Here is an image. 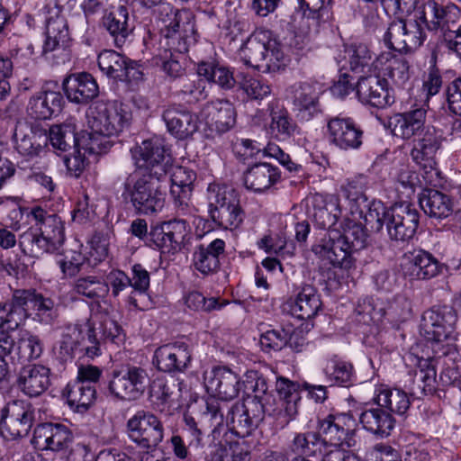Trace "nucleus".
<instances>
[{
	"label": "nucleus",
	"instance_id": "8",
	"mask_svg": "<svg viewBox=\"0 0 461 461\" xmlns=\"http://www.w3.org/2000/svg\"><path fill=\"white\" fill-rule=\"evenodd\" d=\"M148 384L149 376L145 369L124 365L111 372L107 390L116 400L131 402L144 394Z\"/></svg>",
	"mask_w": 461,
	"mask_h": 461
},
{
	"label": "nucleus",
	"instance_id": "61",
	"mask_svg": "<svg viewBox=\"0 0 461 461\" xmlns=\"http://www.w3.org/2000/svg\"><path fill=\"white\" fill-rule=\"evenodd\" d=\"M185 303L191 311L210 312L221 310L227 304V302L219 303L215 297L206 298L202 293L193 291L185 295Z\"/></svg>",
	"mask_w": 461,
	"mask_h": 461
},
{
	"label": "nucleus",
	"instance_id": "62",
	"mask_svg": "<svg viewBox=\"0 0 461 461\" xmlns=\"http://www.w3.org/2000/svg\"><path fill=\"white\" fill-rule=\"evenodd\" d=\"M436 370L431 366L428 361L423 365H420V369L415 371L414 384L417 386V391L413 389L414 393L420 392L421 394H431L435 391L436 385Z\"/></svg>",
	"mask_w": 461,
	"mask_h": 461
},
{
	"label": "nucleus",
	"instance_id": "6",
	"mask_svg": "<svg viewBox=\"0 0 461 461\" xmlns=\"http://www.w3.org/2000/svg\"><path fill=\"white\" fill-rule=\"evenodd\" d=\"M243 60L247 66L264 72H275L285 66L281 44L270 38V32L260 31L252 34L243 48Z\"/></svg>",
	"mask_w": 461,
	"mask_h": 461
},
{
	"label": "nucleus",
	"instance_id": "48",
	"mask_svg": "<svg viewBox=\"0 0 461 461\" xmlns=\"http://www.w3.org/2000/svg\"><path fill=\"white\" fill-rule=\"evenodd\" d=\"M95 386L82 381H74L67 386L68 403L78 411L87 410L95 402Z\"/></svg>",
	"mask_w": 461,
	"mask_h": 461
},
{
	"label": "nucleus",
	"instance_id": "44",
	"mask_svg": "<svg viewBox=\"0 0 461 461\" xmlns=\"http://www.w3.org/2000/svg\"><path fill=\"white\" fill-rule=\"evenodd\" d=\"M44 352V342L40 335L28 330H21L17 341H14V356L19 362H32L41 358Z\"/></svg>",
	"mask_w": 461,
	"mask_h": 461
},
{
	"label": "nucleus",
	"instance_id": "22",
	"mask_svg": "<svg viewBox=\"0 0 461 461\" xmlns=\"http://www.w3.org/2000/svg\"><path fill=\"white\" fill-rule=\"evenodd\" d=\"M191 360V351L184 342L160 346L155 350L153 357L157 368L165 373L184 372L190 366Z\"/></svg>",
	"mask_w": 461,
	"mask_h": 461
},
{
	"label": "nucleus",
	"instance_id": "55",
	"mask_svg": "<svg viewBox=\"0 0 461 461\" xmlns=\"http://www.w3.org/2000/svg\"><path fill=\"white\" fill-rule=\"evenodd\" d=\"M330 2L331 0H300L298 13L308 21L312 20V24L319 25L331 18Z\"/></svg>",
	"mask_w": 461,
	"mask_h": 461
},
{
	"label": "nucleus",
	"instance_id": "37",
	"mask_svg": "<svg viewBox=\"0 0 461 461\" xmlns=\"http://www.w3.org/2000/svg\"><path fill=\"white\" fill-rule=\"evenodd\" d=\"M280 172L276 166L259 162L250 166L244 173V185L246 188L256 193L268 190L280 180Z\"/></svg>",
	"mask_w": 461,
	"mask_h": 461
},
{
	"label": "nucleus",
	"instance_id": "51",
	"mask_svg": "<svg viewBox=\"0 0 461 461\" xmlns=\"http://www.w3.org/2000/svg\"><path fill=\"white\" fill-rule=\"evenodd\" d=\"M198 74L207 81L217 84L222 89H231L236 84L233 72L230 68L213 62H200Z\"/></svg>",
	"mask_w": 461,
	"mask_h": 461
},
{
	"label": "nucleus",
	"instance_id": "46",
	"mask_svg": "<svg viewBox=\"0 0 461 461\" xmlns=\"http://www.w3.org/2000/svg\"><path fill=\"white\" fill-rule=\"evenodd\" d=\"M71 293L82 299L97 302L108 294L109 285L96 276H84L74 280Z\"/></svg>",
	"mask_w": 461,
	"mask_h": 461
},
{
	"label": "nucleus",
	"instance_id": "25",
	"mask_svg": "<svg viewBox=\"0 0 461 461\" xmlns=\"http://www.w3.org/2000/svg\"><path fill=\"white\" fill-rule=\"evenodd\" d=\"M167 131L177 140H186L198 131V116L181 104H172L163 112Z\"/></svg>",
	"mask_w": 461,
	"mask_h": 461
},
{
	"label": "nucleus",
	"instance_id": "52",
	"mask_svg": "<svg viewBox=\"0 0 461 461\" xmlns=\"http://www.w3.org/2000/svg\"><path fill=\"white\" fill-rule=\"evenodd\" d=\"M86 344V336L78 324H69L65 327L59 340V354L67 361L74 357L75 352Z\"/></svg>",
	"mask_w": 461,
	"mask_h": 461
},
{
	"label": "nucleus",
	"instance_id": "1",
	"mask_svg": "<svg viewBox=\"0 0 461 461\" xmlns=\"http://www.w3.org/2000/svg\"><path fill=\"white\" fill-rule=\"evenodd\" d=\"M158 25L168 49L152 59L153 65L171 79L180 80L185 74L180 61L182 54L187 52L189 46L196 41L194 16L186 9L178 10L169 4H162L158 9Z\"/></svg>",
	"mask_w": 461,
	"mask_h": 461
},
{
	"label": "nucleus",
	"instance_id": "12",
	"mask_svg": "<svg viewBox=\"0 0 461 461\" xmlns=\"http://www.w3.org/2000/svg\"><path fill=\"white\" fill-rule=\"evenodd\" d=\"M13 294L17 311L22 312L21 323L30 317L43 325H52L58 321L59 306L51 298L33 289H17Z\"/></svg>",
	"mask_w": 461,
	"mask_h": 461
},
{
	"label": "nucleus",
	"instance_id": "31",
	"mask_svg": "<svg viewBox=\"0 0 461 461\" xmlns=\"http://www.w3.org/2000/svg\"><path fill=\"white\" fill-rule=\"evenodd\" d=\"M440 268L438 259L422 249L406 254L402 263L404 275L411 279H431L440 273Z\"/></svg>",
	"mask_w": 461,
	"mask_h": 461
},
{
	"label": "nucleus",
	"instance_id": "29",
	"mask_svg": "<svg viewBox=\"0 0 461 461\" xmlns=\"http://www.w3.org/2000/svg\"><path fill=\"white\" fill-rule=\"evenodd\" d=\"M426 115L427 111L422 107L396 113L388 120L387 128L393 136L411 140L426 126Z\"/></svg>",
	"mask_w": 461,
	"mask_h": 461
},
{
	"label": "nucleus",
	"instance_id": "5",
	"mask_svg": "<svg viewBox=\"0 0 461 461\" xmlns=\"http://www.w3.org/2000/svg\"><path fill=\"white\" fill-rule=\"evenodd\" d=\"M160 177L150 174H136L131 176L124 184V200L140 214H152L161 211L165 193L161 190Z\"/></svg>",
	"mask_w": 461,
	"mask_h": 461
},
{
	"label": "nucleus",
	"instance_id": "57",
	"mask_svg": "<svg viewBox=\"0 0 461 461\" xmlns=\"http://www.w3.org/2000/svg\"><path fill=\"white\" fill-rule=\"evenodd\" d=\"M198 73L183 77L178 82L180 94L194 101L204 100L208 96L206 83Z\"/></svg>",
	"mask_w": 461,
	"mask_h": 461
},
{
	"label": "nucleus",
	"instance_id": "39",
	"mask_svg": "<svg viewBox=\"0 0 461 461\" xmlns=\"http://www.w3.org/2000/svg\"><path fill=\"white\" fill-rule=\"evenodd\" d=\"M195 179V172L188 167L178 166L173 168L170 194L178 209L185 211L188 207Z\"/></svg>",
	"mask_w": 461,
	"mask_h": 461
},
{
	"label": "nucleus",
	"instance_id": "54",
	"mask_svg": "<svg viewBox=\"0 0 461 461\" xmlns=\"http://www.w3.org/2000/svg\"><path fill=\"white\" fill-rule=\"evenodd\" d=\"M323 372L327 379L332 384L348 386L352 382V365L341 360L337 356H333L327 360Z\"/></svg>",
	"mask_w": 461,
	"mask_h": 461
},
{
	"label": "nucleus",
	"instance_id": "35",
	"mask_svg": "<svg viewBox=\"0 0 461 461\" xmlns=\"http://www.w3.org/2000/svg\"><path fill=\"white\" fill-rule=\"evenodd\" d=\"M225 251V242L215 239L209 244H200L193 252V266L203 276L215 273L220 268V258Z\"/></svg>",
	"mask_w": 461,
	"mask_h": 461
},
{
	"label": "nucleus",
	"instance_id": "30",
	"mask_svg": "<svg viewBox=\"0 0 461 461\" xmlns=\"http://www.w3.org/2000/svg\"><path fill=\"white\" fill-rule=\"evenodd\" d=\"M374 72L388 77L394 86L403 87L411 77L410 62L391 52L382 53L374 60Z\"/></svg>",
	"mask_w": 461,
	"mask_h": 461
},
{
	"label": "nucleus",
	"instance_id": "26",
	"mask_svg": "<svg viewBox=\"0 0 461 461\" xmlns=\"http://www.w3.org/2000/svg\"><path fill=\"white\" fill-rule=\"evenodd\" d=\"M307 203L317 227L328 230H335L332 227L341 215L338 196L315 193L307 198Z\"/></svg>",
	"mask_w": 461,
	"mask_h": 461
},
{
	"label": "nucleus",
	"instance_id": "21",
	"mask_svg": "<svg viewBox=\"0 0 461 461\" xmlns=\"http://www.w3.org/2000/svg\"><path fill=\"white\" fill-rule=\"evenodd\" d=\"M289 94L294 111L300 120L308 122L321 113V91L316 83H295L290 87Z\"/></svg>",
	"mask_w": 461,
	"mask_h": 461
},
{
	"label": "nucleus",
	"instance_id": "19",
	"mask_svg": "<svg viewBox=\"0 0 461 461\" xmlns=\"http://www.w3.org/2000/svg\"><path fill=\"white\" fill-rule=\"evenodd\" d=\"M414 140L411 150L412 160L422 167L426 174L438 175L435 154L440 148L441 138L434 126L426 125Z\"/></svg>",
	"mask_w": 461,
	"mask_h": 461
},
{
	"label": "nucleus",
	"instance_id": "24",
	"mask_svg": "<svg viewBox=\"0 0 461 461\" xmlns=\"http://www.w3.org/2000/svg\"><path fill=\"white\" fill-rule=\"evenodd\" d=\"M71 430L60 423H41L34 429L32 444L40 449L62 451L73 442Z\"/></svg>",
	"mask_w": 461,
	"mask_h": 461
},
{
	"label": "nucleus",
	"instance_id": "38",
	"mask_svg": "<svg viewBox=\"0 0 461 461\" xmlns=\"http://www.w3.org/2000/svg\"><path fill=\"white\" fill-rule=\"evenodd\" d=\"M63 102L59 92L41 91L30 98L27 111L35 120H48L61 112Z\"/></svg>",
	"mask_w": 461,
	"mask_h": 461
},
{
	"label": "nucleus",
	"instance_id": "9",
	"mask_svg": "<svg viewBox=\"0 0 461 461\" xmlns=\"http://www.w3.org/2000/svg\"><path fill=\"white\" fill-rule=\"evenodd\" d=\"M164 425L152 412L138 411L126 423L128 438L146 453L157 449L164 438Z\"/></svg>",
	"mask_w": 461,
	"mask_h": 461
},
{
	"label": "nucleus",
	"instance_id": "45",
	"mask_svg": "<svg viewBox=\"0 0 461 461\" xmlns=\"http://www.w3.org/2000/svg\"><path fill=\"white\" fill-rule=\"evenodd\" d=\"M103 24L113 37L116 47H122L132 29L129 24V14L124 5H119L116 9L105 14Z\"/></svg>",
	"mask_w": 461,
	"mask_h": 461
},
{
	"label": "nucleus",
	"instance_id": "53",
	"mask_svg": "<svg viewBox=\"0 0 461 461\" xmlns=\"http://www.w3.org/2000/svg\"><path fill=\"white\" fill-rule=\"evenodd\" d=\"M128 59L115 50H104L97 58L100 70L110 78L120 80L125 76Z\"/></svg>",
	"mask_w": 461,
	"mask_h": 461
},
{
	"label": "nucleus",
	"instance_id": "16",
	"mask_svg": "<svg viewBox=\"0 0 461 461\" xmlns=\"http://www.w3.org/2000/svg\"><path fill=\"white\" fill-rule=\"evenodd\" d=\"M327 131L330 143L340 150L358 149L363 144L364 131L350 117H331L327 122Z\"/></svg>",
	"mask_w": 461,
	"mask_h": 461
},
{
	"label": "nucleus",
	"instance_id": "50",
	"mask_svg": "<svg viewBox=\"0 0 461 461\" xmlns=\"http://www.w3.org/2000/svg\"><path fill=\"white\" fill-rule=\"evenodd\" d=\"M292 450L307 457L324 456L327 454L324 453L323 440L320 433L314 431L296 434L292 443Z\"/></svg>",
	"mask_w": 461,
	"mask_h": 461
},
{
	"label": "nucleus",
	"instance_id": "49",
	"mask_svg": "<svg viewBox=\"0 0 461 461\" xmlns=\"http://www.w3.org/2000/svg\"><path fill=\"white\" fill-rule=\"evenodd\" d=\"M375 399L380 407L386 408L391 412L399 415L404 414L411 404L405 392L399 389H390L385 386H380L376 389Z\"/></svg>",
	"mask_w": 461,
	"mask_h": 461
},
{
	"label": "nucleus",
	"instance_id": "40",
	"mask_svg": "<svg viewBox=\"0 0 461 461\" xmlns=\"http://www.w3.org/2000/svg\"><path fill=\"white\" fill-rule=\"evenodd\" d=\"M343 416L329 415L319 422V431L322 440L323 447L330 444L334 447H350L355 444V441L350 436L349 429L344 428L342 425Z\"/></svg>",
	"mask_w": 461,
	"mask_h": 461
},
{
	"label": "nucleus",
	"instance_id": "42",
	"mask_svg": "<svg viewBox=\"0 0 461 461\" xmlns=\"http://www.w3.org/2000/svg\"><path fill=\"white\" fill-rule=\"evenodd\" d=\"M359 421L363 429L381 438L390 436L395 425L392 414L382 407L362 411Z\"/></svg>",
	"mask_w": 461,
	"mask_h": 461
},
{
	"label": "nucleus",
	"instance_id": "10",
	"mask_svg": "<svg viewBox=\"0 0 461 461\" xmlns=\"http://www.w3.org/2000/svg\"><path fill=\"white\" fill-rule=\"evenodd\" d=\"M70 41L71 38L66 18L62 15L49 17L46 21L41 56L52 66L66 64L71 59Z\"/></svg>",
	"mask_w": 461,
	"mask_h": 461
},
{
	"label": "nucleus",
	"instance_id": "32",
	"mask_svg": "<svg viewBox=\"0 0 461 461\" xmlns=\"http://www.w3.org/2000/svg\"><path fill=\"white\" fill-rule=\"evenodd\" d=\"M292 315L301 320L315 317L321 309V294L309 284L300 286L295 294L287 300Z\"/></svg>",
	"mask_w": 461,
	"mask_h": 461
},
{
	"label": "nucleus",
	"instance_id": "59",
	"mask_svg": "<svg viewBox=\"0 0 461 461\" xmlns=\"http://www.w3.org/2000/svg\"><path fill=\"white\" fill-rule=\"evenodd\" d=\"M228 408L229 406L226 402L220 399H211L206 402V410L203 411V416L213 426L212 430L213 439H216L217 435H220V428L226 420L224 411H228Z\"/></svg>",
	"mask_w": 461,
	"mask_h": 461
},
{
	"label": "nucleus",
	"instance_id": "17",
	"mask_svg": "<svg viewBox=\"0 0 461 461\" xmlns=\"http://www.w3.org/2000/svg\"><path fill=\"white\" fill-rule=\"evenodd\" d=\"M132 158L139 169H144L146 174L166 176L165 161L166 149L163 141L158 138L143 140L131 149Z\"/></svg>",
	"mask_w": 461,
	"mask_h": 461
},
{
	"label": "nucleus",
	"instance_id": "56",
	"mask_svg": "<svg viewBox=\"0 0 461 461\" xmlns=\"http://www.w3.org/2000/svg\"><path fill=\"white\" fill-rule=\"evenodd\" d=\"M47 135L48 142L60 151H67L77 144L75 126L69 123L52 125Z\"/></svg>",
	"mask_w": 461,
	"mask_h": 461
},
{
	"label": "nucleus",
	"instance_id": "14",
	"mask_svg": "<svg viewBox=\"0 0 461 461\" xmlns=\"http://www.w3.org/2000/svg\"><path fill=\"white\" fill-rule=\"evenodd\" d=\"M457 314L451 305H435L425 311L421 329L429 340L441 342L453 337Z\"/></svg>",
	"mask_w": 461,
	"mask_h": 461
},
{
	"label": "nucleus",
	"instance_id": "41",
	"mask_svg": "<svg viewBox=\"0 0 461 461\" xmlns=\"http://www.w3.org/2000/svg\"><path fill=\"white\" fill-rule=\"evenodd\" d=\"M16 150L23 157L34 158L40 156L48 145L46 131H23V127L16 126L14 132Z\"/></svg>",
	"mask_w": 461,
	"mask_h": 461
},
{
	"label": "nucleus",
	"instance_id": "63",
	"mask_svg": "<svg viewBox=\"0 0 461 461\" xmlns=\"http://www.w3.org/2000/svg\"><path fill=\"white\" fill-rule=\"evenodd\" d=\"M22 312L17 311L14 294L4 303H0V331L16 330L21 324Z\"/></svg>",
	"mask_w": 461,
	"mask_h": 461
},
{
	"label": "nucleus",
	"instance_id": "58",
	"mask_svg": "<svg viewBox=\"0 0 461 461\" xmlns=\"http://www.w3.org/2000/svg\"><path fill=\"white\" fill-rule=\"evenodd\" d=\"M418 13L413 18L406 19V30L404 33V52H411L420 48L425 41L424 24L418 19Z\"/></svg>",
	"mask_w": 461,
	"mask_h": 461
},
{
	"label": "nucleus",
	"instance_id": "7",
	"mask_svg": "<svg viewBox=\"0 0 461 461\" xmlns=\"http://www.w3.org/2000/svg\"><path fill=\"white\" fill-rule=\"evenodd\" d=\"M209 213L212 220L225 230L237 229L243 221L239 193L229 186L216 184L207 188Z\"/></svg>",
	"mask_w": 461,
	"mask_h": 461
},
{
	"label": "nucleus",
	"instance_id": "15",
	"mask_svg": "<svg viewBox=\"0 0 461 461\" xmlns=\"http://www.w3.org/2000/svg\"><path fill=\"white\" fill-rule=\"evenodd\" d=\"M419 225V212L408 203H394L389 208L386 230L389 238L394 241L411 240Z\"/></svg>",
	"mask_w": 461,
	"mask_h": 461
},
{
	"label": "nucleus",
	"instance_id": "3",
	"mask_svg": "<svg viewBox=\"0 0 461 461\" xmlns=\"http://www.w3.org/2000/svg\"><path fill=\"white\" fill-rule=\"evenodd\" d=\"M34 224L19 234L18 246L21 251L32 258H40L44 253H53L65 241V225L61 218L37 206L32 209Z\"/></svg>",
	"mask_w": 461,
	"mask_h": 461
},
{
	"label": "nucleus",
	"instance_id": "36",
	"mask_svg": "<svg viewBox=\"0 0 461 461\" xmlns=\"http://www.w3.org/2000/svg\"><path fill=\"white\" fill-rule=\"evenodd\" d=\"M343 53V57L339 55L336 58L341 69H347L348 67L350 71L360 76L372 74L374 61H372V54L367 46L351 44L345 47Z\"/></svg>",
	"mask_w": 461,
	"mask_h": 461
},
{
	"label": "nucleus",
	"instance_id": "28",
	"mask_svg": "<svg viewBox=\"0 0 461 461\" xmlns=\"http://www.w3.org/2000/svg\"><path fill=\"white\" fill-rule=\"evenodd\" d=\"M200 115L205 124L219 133L230 131L236 123V111L228 100H216L205 104Z\"/></svg>",
	"mask_w": 461,
	"mask_h": 461
},
{
	"label": "nucleus",
	"instance_id": "27",
	"mask_svg": "<svg viewBox=\"0 0 461 461\" xmlns=\"http://www.w3.org/2000/svg\"><path fill=\"white\" fill-rule=\"evenodd\" d=\"M356 90L362 103L369 104L374 107L384 108L393 102L386 88L385 78H381L375 72L367 76H359Z\"/></svg>",
	"mask_w": 461,
	"mask_h": 461
},
{
	"label": "nucleus",
	"instance_id": "2",
	"mask_svg": "<svg viewBox=\"0 0 461 461\" xmlns=\"http://www.w3.org/2000/svg\"><path fill=\"white\" fill-rule=\"evenodd\" d=\"M366 237L361 223L345 219L341 223V230H328L312 246V251L321 260L335 267L349 269L354 262L352 254L365 248Z\"/></svg>",
	"mask_w": 461,
	"mask_h": 461
},
{
	"label": "nucleus",
	"instance_id": "34",
	"mask_svg": "<svg viewBox=\"0 0 461 461\" xmlns=\"http://www.w3.org/2000/svg\"><path fill=\"white\" fill-rule=\"evenodd\" d=\"M62 86L67 98L75 104H87L99 94L95 79L86 72L69 75Z\"/></svg>",
	"mask_w": 461,
	"mask_h": 461
},
{
	"label": "nucleus",
	"instance_id": "64",
	"mask_svg": "<svg viewBox=\"0 0 461 461\" xmlns=\"http://www.w3.org/2000/svg\"><path fill=\"white\" fill-rule=\"evenodd\" d=\"M389 208L380 201L372 202L364 216L365 223L374 231H380L383 226L387 225Z\"/></svg>",
	"mask_w": 461,
	"mask_h": 461
},
{
	"label": "nucleus",
	"instance_id": "43",
	"mask_svg": "<svg viewBox=\"0 0 461 461\" xmlns=\"http://www.w3.org/2000/svg\"><path fill=\"white\" fill-rule=\"evenodd\" d=\"M419 203L423 212L431 218L445 219L454 211L451 197L435 189H425L420 194Z\"/></svg>",
	"mask_w": 461,
	"mask_h": 461
},
{
	"label": "nucleus",
	"instance_id": "20",
	"mask_svg": "<svg viewBox=\"0 0 461 461\" xmlns=\"http://www.w3.org/2000/svg\"><path fill=\"white\" fill-rule=\"evenodd\" d=\"M418 19L429 31H441L443 35L455 29L460 10L456 5L443 6L435 0H429L417 10Z\"/></svg>",
	"mask_w": 461,
	"mask_h": 461
},
{
	"label": "nucleus",
	"instance_id": "23",
	"mask_svg": "<svg viewBox=\"0 0 461 461\" xmlns=\"http://www.w3.org/2000/svg\"><path fill=\"white\" fill-rule=\"evenodd\" d=\"M51 370L49 366L32 363L21 367L16 385L18 389L30 398L38 397L45 393L51 384Z\"/></svg>",
	"mask_w": 461,
	"mask_h": 461
},
{
	"label": "nucleus",
	"instance_id": "33",
	"mask_svg": "<svg viewBox=\"0 0 461 461\" xmlns=\"http://www.w3.org/2000/svg\"><path fill=\"white\" fill-rule=\"evenodd\" d=\"M204 379L208 391H212L224 402L235 398L240 391L238 375L225 366L213 368L209 375H205Z\"/></svg>",
	"mask_w": 461,
	"mask_h": 461
},
{
	"label": "nucleus",
	"instance_id": "4",
	"mask_svg": "<svg viewBox=\"0 0 461 461\" xmlns=\"http://www.w3.org/2000/svg\"><path fill=\"white\" fill-rule=\"evenodd\" d=\"M87 123L92 130L89 150L106 152L112 146L108 138L118 136L129 124V113L124 106L113 101H96L87 109Z\"/></svg>",
	"mask_w": 461,
	"mask_h": 461
},
{
	"label": "nucleus",
	"instance_id": "18",
	"mask_svg": "<svg viewBox=\"0 0 461 461\" xmlns=\"http://www.w3.org/2000/svg\"><path fill=\"white\" fill-rule=\"evenodd\" d=\"M276 389L280 400L278 407L270 410L269 415L276 418L277 426L285 428L298 414V404L301 401L300 384L280 376L276 379Z\"/></svg>",
	"mask_w": 461,
	"mask_h": 461
},
{
	"label": "nucleus",
	"instance_id": "13",
	"mask_svg": "<svg viewBox=\"0 0 461 461\" xmlns=\"http://www.w3.org/2000/svg\"><path fill=\"white\" fill-rule=\"evenodd\" d=\"M34 421V408L23 400L8 402L1 411L0 432L9 439L26 437Z\"/></svg>",
	"mask_w": 461,
	"mask_h": 461
},
{
	"label": "nucleus",
	"instance_id": "11",
	"mask_svg": "<svg viewBox=\"0 0 461 461\" xmlns=\"http://www.w3.org/2000/svg\"><path fill=\"white\" fill-rule=\"evenodd\" d=\"M258 399L249 397L228 408L226 424L236 436L240 438L249 436L264 420L265 414H271L270 408L261 403Z\"/></svg>",
	"mask_w": 461,
	"mask_h": 461
},
{
	"label": "nucleus",
	"instance_id": "60",
	"mask_svg": "<svg viewBox=\"0 0 461 461\" xmlns=\"http://www.w3.org/2000/svg\"><path fill=\"white\" fill-rule=\"evenodd\" d=\"M397 20L389 23L386 32L384 34V44L393 50L404 52V33L406 30V19L397 17Z\"/></svg>",
	"mask_w": 461,
	"mask_h": 461
},
{
	"label": "nucleus",
	"instance_id": "47",
	"mask_svg": "<svg viewBox=\"0 0 461 461\" xmlns=\"http://www.w3.org/2000/svg\"><path fill=\"white\" fill-rule=\"evenodd\" d=\"M268 110L271 117L270 129L277 138L285 140L298 132L296 122L283 105H279L277 102H271Z\"/></svg>",
	"mask_w": 461,
	"mask_h": 461
}]
</instances>
